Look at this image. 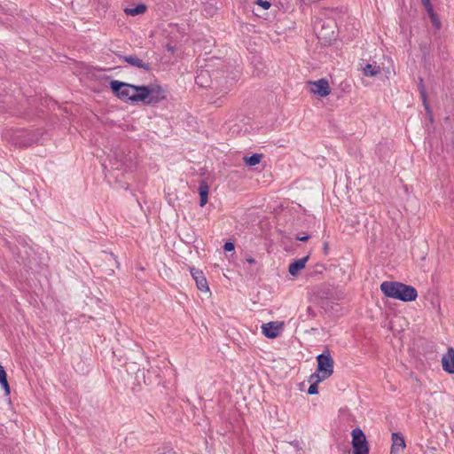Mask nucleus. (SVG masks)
Returning a JSON list of instances; mask_svg holds the SVG:
<instances>
[{
	"label": "nucleus",
	"mask_w": 454,
	"mask_h": 454,
	"mask_svg": "<svg viewBox=\"0 0 454 454\" xmlns=\"http://www.w3.org/2000/svg\"><path fill=\"white\" fill-rule=\"evenodd\" d=\"M115 55L121 59L122 61L128 63L129 65L143 69L146 72H150L152 67L149 63L144 62L142 59H140L137 55H129V56H123L120 53H115Z\"/></svg>",
	"instance_id": "obj_9"
},
{
	"label": "nucleus",
	"mask_w": 454,
	"mask_h": 454,
	"mask_svg": "<svg viewBox=\"0 0 454 454\" xmlns=\"http://www.w3.org/2000/svg\"><path fill=\"white\" fill-rule=\"evenodd\" d=\"M109 87L112 90V92L121 100L122 101H130L131 102V96L130 93L132 90V87H134V84H130L128 82H121L118 80H113L109 83Z\"/></svg>",
	"instance_id": "obj_6"
},
{
	"label": "nucleus",
	"mask_w": 454,
	"mask_h": 454,
	"mask_svg": "<svg viewBox=\"0 0 454 454\" xmlns=\"http://www.w3.org/2000/svg\"><path fill=\"white\" fill-rule=\"evenodd\" d=\"M392 446L390 454H400L405 448V441L400 433H393L391 435Z\"/></svg>",
	"instance_id": "obj_12"
},
{
	"label": "nucleus",
	"mask_w": 454,
	"mask_h": 454,
	"mask_svg": "<svg viewBox=\"0 0 454 454\" xmlns=\"http://www.w3.org/2000/svg\"><path fill=\"white\" fill-rule=\"evenodd\" d=\"M207 74V71L201 70L195 77L196 83L201 87H207L208 85L204 81Z\"/></svg>",
	"instance_id": "obj_21"
},
{
	"label": "nucleus",
	"mask_w": 454,
	"mask_h": 454,
	"mask_svg": "<svg viewBox=\"0 0 454 454\" xmlns=\"http://www.w3.org/2000/svg\"><path fill=\"white\" fill-rule=\"evenodd\" d=\"M168 51H174V48L173 47H168Z\"/></svg>",
	"instance_id": "obj_34"
},
{
	"label": "nucleus",
	"mask_w": 454,
	"mask_h": 454,
	"mask_svg": "<svg viewBox=\"0 0 454 454\" xmlns=\"http://www.w3.org/2000/svg\"><path fill=\"white\" fill-rule=\"evenodd\" d=\"M288 447L292 448L294 450L295 454H301V448L298 441L289 442Z\"/></svg>",
	"instance_id": "obj_23"
},
{
	"label": "nucleus",
	"mask_w": 454,
	"mask_h": 454,
	"mask_svg": "<svg viewBox=\"0 0 454 454\" xmlns=\"http://www.w3.org/2000/svg\"><path fill=\"white\" fill-rule=\"evenodd\" d=\"M308 84L312 93L322 98L328 96L331 92L329 82L325 78H321L317 81H309Z\"/></svg>",
	"instance_id": "obj_7"
},
{
	"label": "nucleus",
	"mask_w": 454,
	"mask_h": 454,
	"mask_svg": "<svg viewBox=\"0 0 454 454\" xmlns=\"http://www.w3.org/2000/svg\"><path fill=\"white\" fill-rule=\"evenodd\" d=\"M309 255H306L301 259L294 260L289 264L288 272L292 276H296L300 270L305 268L306 262H308Z\"/></svg>",
	"instance_id": "obj_13"
},
{
	"label": "nucleus",
	"mask_w": 454,
	"mask_h": 454,
	"mask_svg": "<svg viewBox=\"0 0 454 454\" xmlns=\"http://www.w3.org/2000/svg\"><path fill=\"white\" fill-rule=\"evenodd\" d=\"M190 271L192 278L196 283L198 289L200 290L201 292H209V286L203 272L200 270L196 269L194 267H192L190 269Z\"/></svg>",
	"instance_id": "obj_10"
},
{
	"label": "nucleus",
	"mask_w": 454,
	"mask_h": 454,
	"mask_svg": "<svg viewBox=\"0 0 454 454\" xmlns=\"http://www.w3.org/2000/svg\"><path fill=\"white\" fill-rule=\"evenodd\" d=\"M309 239V235H303V236H297L296 237V239L300 240V241H307L308 239Z\"/></svg>",
	"instance_id": "obj_30"
},
{
	"label": "nucleus",
	"mask_w": 454,
	"mask_h": 454,
	"mask_svg": "<svg viewBox=\"0 0 454 454\" xmlns=\"http://www.w3.org/2000/svg\"><path fill=\"white\" fill-rule=\"evenodd\" d=\"M255 4L259 6H261L262 9L264 10H268L270 9V7L271 6V4L270 2L267 1V0H257L255 2Z\"/></svg>",
	"instance_id": "obj_24"
},
{
	"label": "nucleus",
	"mask_w": 454,
	"mask_h": 454,
	"mask_svg": "<svg viewBox=\"0 0 454 454\" xmlns=\"http://www.w3.org/2000/svg\"><path fill=\"white\" fill-rule=\"evenodd\" d=\"M328 249H329L328 243L325 242L324 243V253H325V254H328Z\"/></svg>",
	"instance_id": "obj_32"
},
{
	"label": "nucleus",
	"mask_w": 454,
	"mask_h": 454,
	"mask_svg": "<svg viewBox=\"0 0 454 454\" xmlns=\"http://www.w3.org/2000/svg\"><path fill=\"white\" fill-rule=\"evenodd\" d=\"M284 323L278 321H271L262 324V331L264 336L269 339L277 338L283 331Z\"/></svg>",
	"instance_id": "obj_8"
},
{
	"label": "nucleus",
	"mask_w": 454,
	"mask_h": 454,
	"mask_svg": "<svg viewBox=\"0 0 454 454\" xmlns=\"http://www.w3.org/2000/svg\"><path fill=\"white\" fill-rule=\"evenodd\" d=\"M111 168L115 170L132 171L136 168L135 154L131 152L126 153L122 149H115L110 159Z\"/></svg>",
	"instance_id": "obj_4"
},
{
	"label": "nucleus",
	"mask_w": 454,
	"mask_h": 454,
	"mask_svg": "<svg viewBox=\"0 0 454 454\" xmlns=\"http://www.w3.org/2000/svg\"><path fill=\"white\" fill-rule=\"evenodd\" d=\"M424 7L426 8L427 12V14H428V16H429V17L434 16V15H435V14H436V13L434 12V8H433L432 4H429V5H426V6H424Z\"/></svg>",
	"instance_id": "obj_28"
},
{
	"label": "nucleus",
	"mask_w": 454,
	"mask_h": 454,
	"mask_svg": "<svg viewBox=\"0 0 454 454\" xmlns=\"http://www.w3.org/2000/svg\"><path fill=\"white\" fill-rule=\"evenodd\" d=\"M234 248H235L234 243H232L231 241L225 242V244L223 246V249L227 252L233 251Z\"/></svg>",
	"instance_id": "obj_26"
},
{
	"label": "nucleus",
	"mask_w": 454,
	"mask_h": 454,
	"mask_svg": "<svg viewBox=\"0 0 454 454\" xmlns=\"http://www.w3.org/2000/svg\"><path fill=\"white\" fill-rule=\"evenodd\" d=\"M131 102H142L145 106H155L166 98L165 90L160 85H134Z\"/></svg>",
	"instance_id": "obj_1"
},
{
	"label": "nucleus",
	"mask_w": 454,
	"mask_h": 454,
	"mask_svg": "<svg viewBox=\"0 0 454 454\" xmlns=\"http://www.w3.org/2000/svg\"><path fill=\"white\" fill-rule=\"evenodd\" d=\"M258 271H259V268L258 267L255 268V269L249 268V269L247 270V274H249V276L251 278H254L257 275Z\"/></svg>",
	"instance_id": "obj_27"
},
{
	"label": "nucleus",
	"mask_w": 454,
	"mask_h": 454,
	"mask_svg": "<svg viewBox=\"0 0 454 454\" xmlns=\"http://www.w3.org/2000/svg\"><path fill=\"white\" fill-rule=\"evenodd\" d=\"M430 20H431V22L433 24V26L436 28V29H440L441 28V21L440 20L438 19L437 15H434V16H431L429 17Z\"/></svg>",
	"instance_id": "obj_25"
},
{
	"label": "nucleus",
	"mask_w": 454,
	"mask_h": 454,
	"mask_svg": "<svg viewBox=\"0 0 454 454\" xmlns=\"http://www.w3.org/2000/svg\"><path fill=\"white\" fill-rule=\"evenodd\" d=\"M0 385L4 390V395L6 396L10 395L11 388L7 380V373L2 365H0Z\"/></svg>",
	"instance_id": "obj_16"
},
{
	"label": "nucleus",
	"mask_w": 454,
	"mask_h": 454,
	"mask_svg": "<svg viewBox=\"0 0 454 454\" xmlns=\"http://www.w3.org/2000/svg\"><path fill=\"white\" fill-rule=\"evenodd\" d=\"M353 454H369L370 449L363 430L356 427L351 432Z\"/></svg>",
	"instance_id": "obj_5"
},
{
	"label": "nucleus",
	"mask_w": 454,
	"mask_h": 454,
	"mask_svg": "<svg viewBox=\"0 0 454 454\" xmlns=\"http://www.w3.org/2000/svg\"><path fill=\"white\" fill-rule=\"evenodd\" d=\"M311 385L309 386V389H308V394L309 395H316L318 393V387H317V384L320 382V381H317V378H315L313 380H310Z\"/></svg>",
	"instance_id": "obj_22"
},
{
	"label": "nucleus",
	"mask_w": 454,
	"mask_h": 454,
	"mask_svg": "<svg viewBox=\"0 0 454 454\" xmlns=\"http://www.w3.org/2000/svg\"><path fill=\"white\" fill-rule=\"evenodd\" d=\"M381 292L387 296L403 301H415L418 296L417 290L401 282L384 281L380 285Z\"/></svg>",
	"instance_id": "obj_2"
},
{
	"label": "nucleus",
	"mask_w": 454,
	"mask_h": 454,
	"mask_svg": "<svg viewBox=\"0 0 454 454\" xmlns=\"http://www.w3.org/2000/svg\"><path fill=\"white\" fill-rule=\"evenodd\" d=\"M262 154L261 153H254L251 156H245L243 158L244 162L247 166H255L259 164L262 160Z\"/></svg>",
	"instance_id": "obj_18"
},
{
	"label": "nucleus",
	"mask_w": 454,
	"mask_h": 454,
	"mask_svg": "<svg viewBox=\"0 0 454 454\" xmlns=\"http://www.w3.org/2000/svg\"><path fill=\"white\" fill-rule=\"evenodd\" d=\"M102 253L113 259L116 263V267L119 268V262L116 260V256L113 253H106V251H103Z\"/></svg>",
	"instance_id": "obj_29"
},
{
	"label": "nucleus",
	"mask_w": 454,
	"mask_h": 454,
	"mask_svg": "<svg viewBox=\"0 0 454 454\" xmlns=\"http://www.w3.org/2000/svg\"><path fill=\"white\" fill-rule=\"evenodd\" d=\"M419 90L420 98L422 100L425 110L427 111V113L428 114L431 115L432 113H431V109H430V106H429V104L427 101V90H426L424 80L422 77L419 78Z\"/></svg>",
	"instance_id": "obj_14"
},
{
	"label": "nucleus",
	"mask_w": 454,
	"mask_h": 454,
	"mask_svg": "<svg viewBox=\"0 0 454 454\" xmlns=\"http://www.w3.org/2000/svg\"><path fill=\"white\" fill-rule=\"evenodd\" d=\"M326 270L325 264L317 263L311 269H309V276L316 277L317 275L323 274V272Z\"/></svg>",
	"instance_id": "obj_20"
},
{
	"label": "nucleus",
	"mask_w": 454,
	"mask_h": 454,
	"mask_svg": "<svg viewBox=\"0 0 454 454\" xmlns=\"http://www.w3.org/2000/svg\"><path fill=\"white\" fill-rule=\"evenodd\" d=\"M364 74L365 76H375L376 74L380 73V67L377 65L366 64L363 68Z\"/></svg>",
	"instance_id": "obj_19"
},
{
	"label": "nucleus",
	"mask_w": 454,
	"mask_h": 454,
	"mask_svg": "<svg viewBox=\"0 0 454 454\" xmlns=\"http://www.w3.org/2000/svg\"><path fill=\"white\" fill-rule=\"evenodd\" d=\"M209 186L205 180L200 182L199 194H200V206L204 207L207 202Z\"/></svg>",
	"instance_id": "obj_15"
},
{
	"label": "nucleus",
	"mask_w": 454,
	"mask_h": 454,
	"mask_svg": "<svg viewBox=\"0 0 454 454\" xmlns=\"http://www.w3.org/2000/svg\"><path fill=\"white\" fill-rule=\"evenodd\" d=\"M421 4L423 6L429 5L431 4L430 0H421Z\"/></svg>",
	"instance_id": "obj_33"
},
{
	"label": "nucleus",
	"mask_w": 454,
	"mask_h": 454,
	"mask_svg": "<svg viewBox=\"0 0 454 454\" xmlns=\"http://www.w3.org/2000/svg\"><path fill=\"white\" fill-rule=\"evenodd\" d=\"M147 10V6L145 4H139L135 7H128L124 9V12L129 16H137L143 14Z\"/></svg>",
	"instance_id": "obj_17"
},
{
	"label": "nucleus",
	"mask_w": 454,
	"mask_h": 454,
	"mask_svg": "<svg viewBox=\"0 0 454 454\" xmlns=\"http://www.w3.org/2000/svg\"><path fill=\"white\" fill-rule=\"evenodd\" d=\"M317 369L310 375V380L317 378V381H323L333 375L334 362L328 349L317 356Z\"/></svg>",
	"instance_id": "obj_3"
},
{
	"label": "nucleus",
	"mask_w": 454,
	"mask_h": 454,
	"mask_svg": "<svg viewBox=\"0 0 454 454\" xmlns=\"http://www.w3.org/2000/svg\"><path fill=\"white\" fill-rule=\"evenodd\" d=\"M442 366L446 372L454 374V348H448L447 353L442 358Z\"/></svg>",
	"instance_id": "obj_11"
},
{
	"label": "nucleus",
	"mask_w": 454,
	"mask_h": 454,
	"mask_svg": "<svg viewBox=\"0 0 454 454\" xmlns=\"http://www.w3.org/2000/svg\"><path fill=\"white\" fill-rule=\"evenodd\" d=\"M246 262H248L249 264H255L256 263L255 260L253 257L247 258Z\"/></svg>",
	"instance_id": "obj_31"
}]
</instances>
